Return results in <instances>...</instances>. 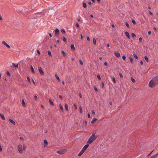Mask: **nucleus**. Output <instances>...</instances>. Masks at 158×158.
Masks as SVG:
<instances>
[{
    "label": "nucleus",
    "mask_w": 158,
    "mask_h": 158,
    "mask_svg": "<svg viewBox=\"0 0 158 158\" xmlns=\"http://www.w3.org/2000/svg\"><path fill=\"white\" fill-rule=\"evenodd\" d=\"M71 48L72 49L74 50L75 49L74 45L73 44H71Z\"/></svg>",
    "instance_id": "nucleus-20"
},
{
    "label": "nucleus",
    "mask_w": 158,
    "mask_h": 158,
    "mask_svg": "<svg viewBox=\"0 0 158 158\" xmlns=\"http://www.w3.org/2000/svg\"><path fill=\"white\" fill-rule=\"evenodd\" d=\"M62 40L64 41L65 42L66 41V39L64 36H63L62 37Z\"/></svg>",
    "instance_id": "nucleus-37"
},
{
    "label": "nucleus",
    "mask_w": 158,
    "mask_h": 158,
    "mask_svg": "<svg viewBox=\"0 0 158 158\" xmlns=\"http://www.w3.org/2000/svg\"><path fill=\"white\" fill-rule=\"evenodd\" d=\"M76 27H79V26L78 24V23H77L76 24Z\"/></svg>",
    "instance_id": "nucleus-55"
},
{
    "label": "nucleus",
    "mask_w": 158,
    "mask_h": 158,
    "mask_svg": "<svg viewBox=\"0 0 158 158\" xmlns=\"http://www.w3.org/2000/svg\"><path fill=\"white\" fill-rule=\"evenodd\" d=\"M102 88H103L104 86V83L103 82H102Z\"/></svg>",
    "instance_id": "nucleus-51"
},
{
    "label": "nucleus",
    "mask_w": 158,
    "mask_h": 158,
    "mask_svg": "<svg viewBox=\"0 0 158 158\" xmlns=\"http://www.w3.org/2000/svg\"><path fill=\"white\" fill-rule=\"evenodd\" d=\"M9 121H10V122L11 123H12L13 124H15V122L13 120H12V119H11L10 118H9Z\"/></svg>",
    "instance_id": "nucleus-18"
},
{
    "label": "nucleus",
    "mask_w": 158,
    "mask_h": 158,
    "mask_svg": "<svg viewBox=\"0 0 158 158\" xmlns=\"http://www.w3.org/2000/svg\"><path fill=\"white\" fill-rule=\"evenodd\" d=\"M144 58L147 61H148V57L147 56H145L144 57Z\"/></svg>",
    "instance_id": "nucleus-29"
},
{
    "label": "nucleus",
    "mask_w": 158,
    "mask_h": 158,
    "mask_svg": "<svg viewBox=\"0 0 158 158\" xmlns=\"http://www.w3.org/2000/svg\"><path fill=\"white\" fill-rule=\"evenodd\" d=\"M94 89L96 91H98V89H97V87L95 86H94Z\"/></svg>",
    "instance_id": "nucleus-43"
},
{
    "label": "nucleus",
    "mask_w": 158,
    "mask_h": 158,
    "mask_svg": "<svg viewBox=\"0 0 158 158\" xmlns=\"http://www.w3.org/2000/svg\"><path fill=\"white\" fill-rule=\"evenodd\" d=\"M109 104H110V105H112V102H109Z\"/></svg>",
    "instance_id": "nucleus-64"
},
{
    "label": "nucleus",
    "mask_w": 158,
    "mask_h": 158,
    "mask_svg": "<svg viewBox=\"0 0 158 158\" xmlns=\"http://www.w3.org/2000/svg\"><path fill=\"white\" fill-rule=\"evenodd\" d=\"M41 15V14L40 13H36L32 15L31 17L32 19H37V17H39Z\"/></svg>",
    "instance_id": "nucleus-3"
},
{
    "label": "nucleus",
    "mask_w": 158,
    "mask_h": 158,
    "mask_svg": "<svg viewBox=\"0 0 158 158\" xmlns=\"http://www.w3.org/2000/svg\"><path fill=\"white\" fill-rule=\"evenodd\" d=\"M59 106L61 110L63 111V107H62V106L61 104H60Z\"/></svg>",
    "instance_id": "nucleus-26"
},
{
    "label": "nucleus",
    "mask_w": 158,
    "mask_h": 158,
    "mask_svg": "<svg viewBox=\"0 0 158 158\" xmlns=\"http://www.w3.org/2000/svg\"><path fill=\"white\" fill-rule=\"evenodd\" d=\"M79 61V62H80V64L81 65H82L83 64V62L82 61V60L81 59H80Z\"/></svg>",
    "instance_id": "nucleus-31"
},
{
    "label": "nucleus",
    "mask_w": 158,
    "mask_h": 158,
    "mask_svg": "<svg viewBox=\"0 0 158 158\" xmlns=\"http://www.w3.org/2000/svg\"><path fill=\"white\" fill-rule=\"evenodd\" d=\"M26 147L25 145H23V149L24 150H25V149Z\"/></svg>",
    "instance_id": "nucleus-61"
},
{
    "label": "nucleus",
    "mask_w": 158,
    "mask_h": 158,
    "mask_svg": "<svg viewBox=\"0 0 158 158\" xmlns=\"http://www.w3.org/2000/svg\"><path fill=\"white\" fill-rule=\"evenodd\" d=\"M125 35L129 39L130 38V35L129 33L127 31H126L125 32Z\"/></svg>",
    "instance_id": "nucleus-16"
},
{
    "label": "nucleus",
    "mask_w": 158,
    "mask_h": 158,
    "mask_svg": "<svg viewBox=\"0 0 158 158\" xmlns=\"http://www.w3.org/2000/svg\"><path fill=\"white\" fill-rule=\"evenodd\" d=\"M97 78H98V79L99 80H100L101 79V78L100 76L99 75H97Z\"/></svg>",
    "instance_id": "nucleus-41"
},
{
    "label": "nucleus",
    "mask_w": 158,
    "mask_h": 158,
    "mask_svg": "<svg viewBox=\"0 0 158 158\" xmlns=\"http://www.w3.org/2000/svg\"><path fill=\"white\" fill-rule=\"evenodd\" d=\"M22 104L23 105H24L25 104V102L23 99V100H22Z\"/></svg>",
    "instance_id": "nucleus-45"
},
{
    "label": "nucleus",
    "mask_w": 158,
    "mask_h": 158,
    "mask_svg": "<svg viewBox=\"0 0 158 158\" xmlns=\"http://www.w3.org/2000/svg\"><path fill=\"white\" fill-rule=\"evenodd\" d=\"M97 120H98L96 118H93V120H92V121L91 122V123H94L95 121H97Z\"/></svg>",
    "instance_id": "nucleus-14"
},
{
    "label": "nucleus",
    "mask_w": 158,
    "mask_h": 158,
    "mask_svg": "<svg viewBox=\"0 0 158 158\" xmlns=\"http://www.w3.org/2000/svg\"><path fill=\"white\" fill-rule=\"evenodd\" d=\"M79 110L80 113L81 114H82V108L81 106H79Z\"/></svg>",
    "instance_id": "nucleus-22"
},
{
    "label": "nucleus",
    "mask_w": 158,
    "mask_h": 158,
    "mask_svg": "<svg viewBox=\"0 0 158 158\" xmlns=\"http://www.w3.org/2000/svg\"><path fill=\"white\" fill-rule=\"evenodd\" d=\"M0 20H3L2 18V16L0 15Z\"/></svg>",
    "instance_id": "nucleus-63"
},
{
    "label": "nucleus",
    "mask_w": 158,
    "mask_h": 158,
    "mask_svg": "<svg viewBox=\"0 0 158 158\" xmlns=\"http://www.w3.org/2000/svg\"><path fill=\"white\" fill-rule=\"evenodd\" d=\"M158 83V76H156L150 81L149 83V85L150 87H153Z\"/></svg>",
    "instance_id": "nucleus-1"
},
{
    "label": "nucleus",
    "mask_w": 158,
    "mask_h": 158,
    "mask_svg": "<svg viewBox=\"0 0 158 158\" xmlns=\"http://www.w3.org/2000/svg\"><path fill=\"white\" fill-rule=\"evenodd\" d=\"M132 23L134 24H135L136 23V22L135 20H132Z\"/></svg>",
    "instance_id": "nucleus-49"
},
{
    "label": "nucleus",
    "mask_w": 158,
    "mask_h": 158,
    "mask_svg": "<svg viewBox=\"0 0 158 158\" xmlns=\"http://www.w3.org/2000/svg\"><path fill=\"white\" fill-rule=\"evenodd\" d=\"M47 132H48V130L46 129H44V132L46 133Z\"/></svg>",
    "instance_id": "nucleus-58"
},
{
    "label": "nucleus",
    "mask_w": 158,
    "mask_h": 158,
    "mask_svg": "<svg viewBox=\"0 0 158 158\" xmlns=\"http://www.w3.org/2000/svg\"><path fill=\"white\" fill-rule=\"evenodd\" d=\"M57 153L61 155L63 154L64 153V151L61 150H59L57 151Z\"/></svg>",
    "instance_id": "nucleus-9"
},
{
    "label": "nucleus",
    "mask_w": 158,
    "mask_h": 158,
    "mask_svg": "<svg viewBox=\"0 0 158 158\" xmlns=\"http://www.w3.org/2000/svg\"><path fill=\"white\" fill-rule=\"evenodd\" d=\"M93 43L94 44H96V39L94 38H93Z\"/></svg>",
    "instance_id": "nucleus-21"
},
{
    "label": "nucleus",
    "mask_w": 158,
    "mask_h": 158,
    "mask_svg": "<svg viewBox=\"0 0 158 158\" xmlns=\"http://www.w3.org/2000/svg\"><path fill=\"white\" fill-rule=\"evenodd\" d=\"M82 5H83V6L85 8L86 7V4L85 3V2L83 3Z\"/></svg>",
    "instance_id": "nucleus-30"
},
{
    "label": "nucleus",
    "mask_w": 158,
    "mask_h": 158,
    "mask_svg": "<svg viewBox=\"0 0 158 158\" xmlns=\"http://www.w3.org/2000/svg\"><path fill=\"white\" fill-rule=\"evenodd\" d=\"M157 156V155H154L152 156L150 158H155Z\"/></svg>",
    "instance_id": "nucleus-34"
},
{
    "label": "nucleus",
    "mask_w": 158,
    "mask_h": 158,
    "mask_svg": "<svg viewBox=\"0 0 158 158\" xmlns=\"http://www.w3.org/2000/svg\"><path fill=\"white\" fill-rule=\"evenodd\" d=\"M131 35H132V37H134L135 36V34L133 33H132Z\"/></svg>",
    "instance_id": "nucleus-46"
},
{
    "label": "nucleus",
    "mask_w": 158,
    "mask_h": 158,
    "mask_svg": "<svg viewBox=\"0 0 158 158\" xmlns=\"http://www.w3.org/2000/svg\"><path fill=\"white\" fill-rule=\"evenodd\" d=\"M34 98L35 99V100H37V95H35L34 96Z\"/></svg>",
    "instance_id": "nucleus-53"
},
{
    "label": "nucleus",
    "mask_w": 158,
    "mask_h": 158,
    "mask_svg": "<svg viewBox=\"0 0 158 158\" xmlns=\"http://www.w3.org/2000/svg\"><path fill=\"white\" fill-rule=\"evenodd\" d=\"M48 143L47 141L45 139L44 140V146L45 147V146H47L48 145Z\"/></svg>",
    "instance_id": "nucleus-13"
},
{
    "label": "nucleus",
    "mask_w": 158,
    "mask_h": 158,
    "mask_svg": "<svg viewBox=\"0 0 158 158\" xmlns=\"http://www.w3.org/2000/svg\"><path fill=\"white\" fill-rule=\"evenodd\" d=\"M104 64L105 66H107V63L106 62H105L104 63Z\"/></svg>",
    "instance_id": "nucleus-57"
},
{
    "label": "nucleus",
    "mask_w": 158,
    "mask_h": 158,
    "mask_svg": "<svg viewBox=\"0 0 158 158\" xmlns=\"http://www.w3.org/2000/svg\"><path fill=\"white\" fill-rule=\"evenodd\" d=\"M86 39L87 40L89 41V36H87V37H86Z\"/></svg>",
    "instance_id": "nucleus-48"
},
{
    "label": "nucleus",
    "mask_w": 158,
    "mask_h": 158,
    "mask_svg": "<svg viewBox=\"0 0 158 158\" xmlns=\"http://www.w3.org/2000/svg\"><path fill=\"white\" fill-rule=\"evenodd\" d=\"M151 33V31H148V34H150Z\"/></svg>",
    "instance_id": "nucleus-62"
},
{
    "label": "nucleus",
    "mask_w": 158,
    "mask_h": 158,
    "mask_svg": "<svg viewBox=\"0 0 158 158\" xmlns=\"http://www.w3.org/2000/svg\"><path fill=\"white\" fill-rule=\"evenodd\" d=\"M0 116L2 119L3 120H4L5 119L4 116L3 114L0 113Z\"/></svg>",
    "instance_id": "nucleus-15"
},
{
    "label": "nucleus",
    "mask_w": 158,
    "mask_h": 158,
    "mask_svg": "<svg viewBox=\"0 0 158 158\" xmlns=\"http://www.w3.org/2000/svg\"><path fill=\"white\" fill-rule=\"evenodd\" d=\"M2 43L4 45H5L8 48H10V46L5 41H3L2 42Z\"/></svg>",
    "instance_id": "nucleus-7"
},
{
    "label": "nucleus",
    "mask_w": 158,
    "mask_h": 158,
    "mask_svg": "<svg viewBox=\"0 0 158 158\" xmlns=\"http://www.w3.org/2000/svg\"><path fill=\"white\" fill-rule=\"evenodd\" d=\"M12 64L16 68H18V63H12Z\"/></svg>",
    "instance_id": "nucleus-11"
},
{
    "label": "nucleus",
    "mask_w": 158,
    "mask_h": 158,
    "mask_svg": "<svg viewBox=\"0 0 158 158\" xmlns=\"http://www.w3.org/2000/svg\"><path fill=\"white\" fill-rule=\"evenodd\" d=\"M95 134V133H93L92 135L89 137L88 140L87 141V144H90L96 139L97 137L96 136Z\"/></svg>",
    "instance_id": "nucleus-2"
},
{
    "label": "nucleus",
    "mask_w": 158,
    "mask_h": 158,
    "mask_svg": "<svg viewBox=\"0 0 158 158\" xmlns=\"http://www.w3.org/2000/svg\"><path fill=\"white\" fill-rule=\"evenodd\" d=\"M92 113L93 114H95V112L94 111V110H92Z\"/></svg>",
    "instance_id": "nucleus-54"
},
{
    "label": "nucleus",
    "mask_w": 158,
    "mask_h": 158,
    "mask_svg": "<svg viewBox=\"0 0 158 158\" xmlns=\"http://www.w3.org/2000/svg\"><path fill=\"white\" fill-rule=\"evenodd\" d=\"M74 106L75 109L77 110V105L75 103L74 104Z\"/></svg>",
    "instance_id": "nucleus-44"
},
{
    "label": "nucleus",
    "mask_w": 158,
    "mask_h": 158,
    "mask_svg": "<svg viewBox=\"0 0 158 158\" xmlns=\"http://www.w3.org/2000/svg\"><path fill=\"white\" fill-rule=\"evenodd\" d=\"M64 107H65L66 110H67L68 109V105L67 104H65V105H64Z\"/></svg>",
    "instance_id": "nucleus-24"
},
{
    "label": "nucleus",
    "mask_w": 158,
    "mask_h": 158,
    "mask_svg": "<svg viewBox=\"0 0 158 158\" xmlns=\"http://www.w3.org/2000/svg\"><path fill=\"white\" fill-rule=\"evenodd\" d=\"M6 74L8 75L9 76H10V74L8 71H7L6 72Z\"/></svg>",
    "instance_id": "nucleus-52"
},
{
    "label": "nucleus",
    "mask_w": 158,
    "mask_h": 158,
    "mask_svg": "<svg viewBox=\"0 0 158 158\" xmlns=\"http://www.w3.org/2000/svg\"><path fill=\"white\" fill-rule=\"evenodd\" d=\"M27 81L30 83H31V81H30V78H29V77H27Z\"/></svg>",
    "instance_id": "nucleus-35"
},
{
    "label": "nucleus",
    "mask_w": 158,
    "mask_h": 158,
    "mask_svg": "<svg viewBox=\"0 0 158 158\" xmlns=\"http://www.w3.org/2000/svg\"><path fill=\"white\" fill-rule=\"evenodd\" d=\"M48 53L49 55L50 56H52L51 52L50 51H48Z\"/></svg>",
    "instance_id": "nucleus-32"
},
{
    "label": "nucleus",
    "mask_w": 158,
    "mask_h": 158,
    "mask_svg": "<svg viewBox=\"0 0 158 158\" xmlns=\"http://www.w3.org/2000/svg\"><path fill=\"white\" fill-rule=\"evenodd\" d=\"M125 24L126 26L128 28H129V24L127 22H126V23H125Z\"/></svg>",
    "instance_id": "nucleus-38"
},
{
    "label": "nucleus",
    "mask_w": 158,
    "mask_h": 158,
    "mask_svg": "<svg viewBox=\"0 0 158 158\" xmlns=\"http://www.w3.org/2000/svg\"><path fill=\"white\" fill-rule=\"evenodd\" d=\"M129 59L131 63H132L133 62V59L131 57H129Z\"/></svg>",
    "instance_id": "nucleus-33"
},
{
    "label": "nucleus",
    "mask_w": 158,
    "mask_h": 158,
    "mask_svg": "<svg viewBox=\"0 0 158 158\" xmlns=\"http://www.w3.org/2000/svg\"><path fill=\"white\" fill-rule=\"evenodd\" d=\"M134 57L136 59H138V56L135 54H133Z\"/></svg>",
    "instance_id": "nucleus-28"
},
{
    "label": "nucleus",
    "mask_w": 158,
    "mask_h": 158,
    "mask_svg": "<svg viewBox=\"0 0 158 158\" xmlns=\"http://www.w3.org/2000/svg\"><path fill=\"white\" fill-rule=\"evenodd\" d=\"M61 53L64 56H66V53H65L64 51H62Z\"/></svg>",
    "instance_id": "nucleus-25"
},
{
    "label": "nucleus",
    "mask_w": 158,
    "mask_h": 158,
    "mask_svg": "<svg viewBox=\"0 0 158 158\" xmlns=\"http://www.w3.org/2000/svg\"><path fill=\"white\" fill-rule=\"evenodd\" d=\"M89 145V144H86L83 147L82 149H81L82 150L85 152L86 149H87V148H88Z\"/></svg>",
    "instance_id": "nucleus-6"
},
{
    "label": "nucleus",
    "mask_w": 158,
    "mask_h": 158,
    "mask_svg": "<svg viewBox=\"0 0 158 158\" xmlns=\"http://www.w3.org/2000/svg\"><path fill=\"white\" fill-rule=\"evenodd\" d=\"M122 59L124 60H125V59H126V56H124V55H123V56H122Z\"/></svg>",
    "instance_id": "nucleus-42"
},
{
    "label": "nucleus",
    "mask_w": 158,
    "mask_h": 158,
    "mask_svg": "<svg viewBox=\"0 0 158 158\" xmlns=\"http://www.w3.org/2000/svg\"><path fill=\"white\" fill-rule=\"evenodd\" d=\"M83 123L85 124V125H86L87 124V122L86 120H85L83 121Z\"/></svg>",
    "instance_id": "nucleus-36"
},
{
    "label": "nucleus",
    "mask_w": 158,
    "mask_h": 158,
    "mask_svg": "<svg viewBox=\"0 0 158 158\" xmlns=\"http://www.w3.org/2000/svg\"><path fill=\"white\" fill-rule=\"evenodd\" d=\"M87 116L89 118H90V114H89V113L88 114Z\"/></svg>",
    "instance_id": "nucleus-56"
},
{
    "label": "nucleus",
    "mask_w": 158,
    "mask_h": 158,
    "mask_svg": "<svg viewBox=\"0 0 158 158\" xmlns=\"http://www.w3.org/2000/svg\"><path fill=\"white\" fill-rule=\"evenodd\" d=\"M30 69L32 73H35L34 69L32 65H31L30 66Z\"/></svg>",
    "instance_id": "nucleus-17"
},
{
    "label": "nucleus",
    "mask_w": 158,
    "mask_h": 158,
    "mask_svg": "<svg viewBox=\"0 0 158 158\" xmlns=\"http://www.w3.org/2000/svg\"><path fill=\"white\" fill-rule=\"evenodd\" d=\"M139 40L140 42H141L142 41V38L141 37L139 38Z\"/></svg>",
    "instance_id": "nucleus-50"
},
{
    "label": "nucleus",
    "mask_w": 158,
    "mask_h": 158,
    "mask_svg": "<svg viewBox=\"0 0 158 158\" xmlns=\"http://www.w3.org/2000/svg\"><path fill=\"white\" fill-rule=\"evenodd\" d=\"M114 54L117 57H119L120 56V54L117 51L114 52Z\"/></svg>",
    "instance_id": "nucleus-8"
},
{
    "label": "nucleus",
    "mask_w": 158,
    "mask_h": 158,
    "mask_svg": "<svg viewBox=\"0 0 158 158\" xmlns=\"http://www.w3.org/2000/svg\"><path fill=\"white\" fill-rule=\"evenodd\" d=\"M55 77H56V79L58 81H60V79L59 77L58 76L57 74H55Z\"/></svg>",
    "instance_id": "nucleus-19"
},
{
    "label": "nucleus",
    "mask_w": 158,
    "mask_h": 158,
    "mask_svg": "<svg viewBox=\"0 0 158 158\" xmlns=\"http://www.w3.org/2000/svg\"><path fill=\"white\" fill-rule=\"evenodd\" d=\"M79 97L80 98H82V95H81V93H80L79 94Z\"/></svg>",
    "instance_id": "nucleus-59"
},
{
    "label": "nucleus",
    "mask_w": 158,
    "mask_h": 158,
    "mask_svg": "<svg viewBox=\"0 0 158 158\" xmlns=\"http://www.w3.org/2000/svg\"><path fill=\"white\" fill-rule=\"evenodd\" d=\"M55 34L56 35H58L59 34V30L58 28H56L55 30Z\"/></svg>",
    "instance_id": "nucleus-10"
},
{
    "label": "nucleus",
    "mask_w": 158,
    "mask_h": 158,
    "mask_svg": "<svg viewBox=\"0 0 158 158\" xmlns=\"http://www.w3.org/2000/svg\"><path fill=\"white\" fill-rule=\"evenodd\" d=\"M49 102L50 104H52V105H54L53 102H52V100H51V98H50L49 99Z\"/></svg>",
    "instance_id": "nucleus-23"
},
{
    "label": "nucleus",
    "mask_w": 158,
    "mask_h": 158,
    "mask_svg": "<svg viewBox=\"0 0 158 158\" xmlns=\"http://www.w3.org/2000/svg\"><path fill=\"white\" fill-rule=\"evenodd\" d=\"M84 152H84V151L81 150V151L79 153L78 156H81L82 155V154L84 153Z\"/></svg>",
    "instance_id": "nucleus-12"
},
{
    "label": "nucleus",
    "mask_w": 158,
    "mask_h": 158,
    "mask_svg": "<svg viewBox=\"0 0 158 158\" xmlns=\"http://www.w3.org/2000/svg\"><path fill=\"white\" fill-rule=\"evenodd\" d=\"M131 80L133 82H135V80L132 77H131Z\"/></svg>",
    "instance_id": "nucleus-27"
},
{
    "label": "nucleus",
    "mask_w": 158,
    "mask_h": 158,
    "mask_svg": "<svg viewBox=\"0 0 158 158\" xmlns=\"http://www.w3.org/2000/svg\"><path fill=\"white\" fill-rule=\"evenodd\" d=\"M38 70H39V71L41 75H44V72L42 68H41V67H38Z\"/></svg>",
    "instance_id": "nucleus-5"
},
{
    "label": "nucleus",
    "mask_w": 158,
    "mask_h": 158,
    "mask_svg": "<svg viewBox=\"0 0 158 158\" xmlns=\"http://www.w3.org/2000/svg\"><path fill=\"white\" fill-rule=\"evenodd\" d=\"M61 31L62 32H63V33H65V31L64 29H62L61 30Z\"/></svg>",
    "instance_id": "nucleus-39"
},
{
    "label": "nucleus",
    "mask_w": 158,
    "mask_h": 158,
    "mask_svg": "<svg viewBox=\"0 0 158 158\" xmlns=\"http://www.w3.org/2000/svg\"><path fill=\"white\" fill-rule=\"evenodd\" d=\"M119 75L120 77H121V78L123 77V76L122 73H119Z\"/></svg>",
    "instance_id": "nucleus-47"
},
{
    "label": "nucleus",
    "mask_w": 158,
    "mask_h": 158,
    "mask_svg": "<svg viewBox=\"0 0 158 158\" xmlns=\"http://www.w3.org/2000/svg\"><path fill=\"white\" fill-rule=\"evenodd\" d=\"M22 146V145L19 144L18 146V149L20 153H22L23 152Z\"/></svg>",
    "instance_id": "nucleus-4"
},
{
    "label": "nucleus",
    "mask_w": 158,
    "mask_h": 158,
    "mask_svg": "<svg viewBox=\"0 0 158 158\" xmlns=\"http://www.w3.org/2000/svg\"><path fill=\"white\" fill-rule=\"evenodd\" d=\"M59 97L61 99H62V96H61V95H59Z\"/></svg>",
    "instance_id": "nucleus-60"
},
{
    "label": "nucleus",
    "mask_w": 158,
    "mask_h": 158,
    "mask_svg": "<svg viewBox=\"0 0 158 158\" xmlns=\"http://www.w3.org/2000/svg\"><path fill=\"white\" fill-rule=\"evenodd\" d=\"M112 79H113V81L114 82V83H115L116 82V81L115 78L113 77L112 78Z\"/></svg>",
    "instance_id": "nucleus-40"
}]
</instances>
